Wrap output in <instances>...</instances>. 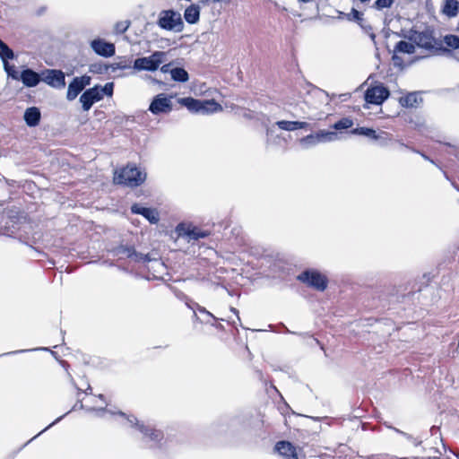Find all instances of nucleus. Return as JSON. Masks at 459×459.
I'll return each mask as SVG.
<instances>
[{
    "label": "nucleus",
    "instance_id": "9",
    "mask_svg": "<svg viewBox=\"0 0 459 459\" xmlns=\"http://www.w3.org/2000/svg\"><path fill=\"white\" fill-rule=\"evenodd\" d=\"M115 254L123 257L130 258L131 260L137 263H147L153 259L150 257L149 254H142L135 251L134 247L119 246L116 248Z\"/></svg>",
    "mask_w": 459,
    "mask_h": 459
},
{
    "label": "nucleus",
    "instance_id": "4",
    "mask_svg": "<svg viewBox=\"0 0 459 459\" xmlns=\"http://www.w3.org/2000/svg\"><path fill=\"white\" fill-rule=\"evenodd\" d=\"M157 24L160 28L175 32H181L184 22L181 14L174 10H163L160 13Z\"/></svg>",
    "mask_w": 459,
    "mask_h": 459
},
{
    "label": "nucleus",
    "instance_id": "19",
    "mask_svg": "<svg viewBox=\"0 0 459 459\" xmlns=\"http://www.w3.org/2000/svg\"><path fill=\"white\" fill-rule=\"evenodd\" d=\"M40 111L36 107L28 108L24 112V121L27 126L33 127L39 125L40 121Z\"/></svg>",
    "mask_w": 459,
    "mask_h": 459
},
{
    "label": "nucleus",
    "instance_id": "54",
    "mask_svg": "<svg viewBox=\"0 0 459 459\" xmlns=\"http://www.w3.org/2000/svg\"><path fill=\"white\" fill-rule=\"evenodd\" d=\"M345 14H346V13H342V12H340V13H339V19L345 18Z\"/></svg>",
    "mask_w": 459,
    "mask_h": 459
},
{
    "label": "nucleus",
    "instance_id": "44",
    "mask_svg": "<svg viewBox=\"0 0 459 459\" xmlns=\"http://www.w3.org/2000/svg\"><path fill=\"white\" fill-rule=\"evenodd\" d=\"M82 386H85V387H86V390L84 391V393H85V394H88V393H87V390H91V388L90 384H89V383H87V382H85V383H84V385H83ZM76 388H77V390H78V394H79L80 393L83 392L82 387H76Z\"/></svg>",
    "mask_w": 459,
    "mask_h": 459
},
{
    "label": "nucleus",
    "instance_id": "62",
    "mask_svg": "<svg viewBox=\"0 0 459 459\" xmlns=\"http://www.w3.org/2000/svg\"><path fill=\"white\" fill-rule=\"evenodd\" d=\"M444 175H445L446 178L449 180V178L446 172H444Z\"/></svg>",
    "mask_w": 459,
    "mask_h": 459
},
{
    "label": "nucleus",
    "instance_id": "26",
    "mask_svg": "<svg viewBox=\"0 0 459 459\" xmlns=\"http://www.w3.org/2000/svg\"><path fill=\"white\" fill-rule=\"evenodd\" d=\"M419 100H421L419 95L415 92H411L405 95L404 97H402L400 99V103L403 107L413 108L417 106Z\"/></svg>",
    "mask_w": 459,
    "mask_h": 459
},
{
    "label": "nucleus",
    "instance_id": "50",
    "mask_svg": "<svg viewBox=\"0 0 459 459\" xmlns=\"http://www.w3.org/2000/svg\"><path fill=\"white\" fill-rule=\"evenodd\" d=\"M366 459H383V454L372 455L370 456H368Z\"/></svg>",
    "mask_w": 459,
    "mask_h": 459
},
{
    "label": "nucleus",
    "instance_id": "12",
    "mask_svg": "<svg viewBox=\"0 0 459 459\" xmlns=\"http://www.w3.org/2000/svg\"><path fill=\"white\" fill-rule=\"evenodd\" d=\"M100 100H102V93L99 86L86 90L80 97V102L84 111H88L95 102Z\"/></svg>",
    "mask_w": 459,
    "mask_h": 459
},
{
    "label": "nucleus",
    "instance_id": "49",
    "mask_svg": "<svg viewBox=\"0 0 459 459\" xmlns=\"http://www.w3.org/2000/svg\"><path fill=\"white\" fill-rule=\"evenodd\" d=\"M394 430H395L397 433H399V434L403 435V437H405L406 438H408V439H412V437H411V436H410L409 434H407V433H405V432H403V431H401V430H399V429H394Z\"/></svg>",
    "mask_w": 459,
    "mask_h": 459
},
{
    "label": "nucleus",
    "instance_id": "38",
    "mask_svg": "<svg viewBox=\"0 0 459 459\" xmlns=\"http://www.w3.org/2000/svg\"><path fill=\"white\" fill-rule=\"evenodd\" d=\"M358 24L364 30V32L367 33L373 41H375L376 34L373 31L372 26L370 24L366 23L364 19L363 22H358Z\"/></svg>",
    "mask_w": 459,
    "mask_h": 459
},
{
    "label": "nucleus",
    "instance_id": "58",
    "mask_svg": "<svg viewBox=\"0 0 459 459\" xmlns=\"http://www.w3.org/2000/svg\"><path fill=\"white\" fill-rule=\"evenodd\" d=\"M155 263L159 265V266H163V264L162 263H160L159 261L155 260Z\"/></svg>",
    "mask_w": 459,
    "mask_h": 459
},
{
    "label": "nucleus",
    "instance_id": "5",
    "mask_svg": "<svg viewBox=\"0 0 459 459\" xmlns=\"http://www.w3.org/2000/svg\"><path fill=\"white\" fill-rule=\"evenodd\" d=\"M167 54L163 51H154L149 56L138 57L134 61V69L137 71H156L166 60Z\"/></svg>",
    "mask_w": 459,
    "mask_h": 459
},
{
    "label": "nucleus",
    "instance_id": "23",
    "mask_svg": "<svg viewBox=\"0 0 459 459\" xmlns=\"http://www.w3.org/2000/svg\"><path fill=\"white\" fill-rule=\"evenodd\" d=\"M184 17L186 22L190 24H195L199 21L200 18V10L198 6L190 5L188 6L184 13Z\"/></svg>",
    "mask_w": 459,
    "mask_h": 459
},
{
    "label": "nucleus",
    "instance_id": "10",
    "mask_svg": "<svg viewBox=\"0 0 459 459\" xmlns=\"http://www.w3.org/2000/svg\"><path fill=\"white\" fill-rule=\"evenodd\" d=\"M91 83V77L88 75H82L81 77H75L69 83L66 98L68 100H74L80 92Z\"/></svg>",
    "mask_w": 459,
    "mask_h": 459
},
{
    "label": "nucleus",
    "instance_id": "51",
    "mask_svg": "<svg viewBox=\"0 0 459 459\" xmlns=\"http://www.w3.org/2000/svg\"><path fill=\"white\" fill-rule=\"evenodd\" d=\"M77 406H79V408H81V409L83 408V404H82V401L79 399H78L77 403L74 406L73 410H76Z\"/></svg>",
    "mask_w": 459,
    "mask_h": 459
},
{
    "label": "nucleus",
    "instance_id": "13",
    "mask_svg": "<svg viewBox=\"0 0 459 459\" xmlns=\"http://www.w3.org/2000/svg\"><path fill=\"white\" fill-rule=\"evenodd\" d=\"M91 48L99 56L110 57L115 55L116 48L113 43H109L101 39H96L91 41Z\"/></svg>",
    "mask_w": 459,
    "mask_h": 459
},
{
    "label": "nucleus",
    "instance_id": "63",
    "mask_svg": "<svg viewBox=\"0 0 459 459\" xmlns=\"http://www.w3.org/2000/svg\"><path fill=\"white\" fill-rule=\"evenodd\" d=\"M315 341H316V342L317 344H319V343H320V342H319V341H318L317 339H315Z\"/></svg>",
    "mask_w": 459,
    "mask_h": 459
},
{
    "label": "nucleus",
    "instance_id": "61",
    "mask_svg": "<svg viewBox=\"0 0 459 459\" xmlns=\"http://www.w3.org/2000/svg\"><path fill=\"white\" fill-rule=\"evenodd\" d=\"M97 411H102V412H104V411H106V410H105V409H99V410H97Z\"/></svg>",
    "mask_w": 459,
    "mask_h": 459
},
{
    "label": "nucleus",
    "instance_id": "43",
    "mask_svg": "<svg viewBox=\"0 0 459 459\" xmlns=\"http://www.w3.org/2000/svg\"><path fill=\"white\" fill-rule=\"evenodd\" d=\"M160 71L163 73V74H167V73H169L170 74V64H167V65H163L161 67H160Z\"/></svg>",
    "mask_w": 459,
    "mask_h": 459
},
{
    "label": "nucleus",
    "instance_id": "64",
    "mask_svg": "<svg viewBox=\"0 0 459 459\" xmlns=\"http://www.w3.org/2000/svg\"><path fill=\"white\" fill-rule=\"evenodd\" d=\"M215 326H216V328H220V327H221V325H215Z\"/></svg>",
    "mask_w": 459,
    "mask_h": 459
},
{
    "label": "nucleus",
    "instance_id": "16",
    "mask_svg": "<svg viewBox=\"0 0 459 459\" xmlns=\"http://www.w3.org/2000/svg\"><path fill=\"white\" fill-rule=\"evenodd\" d=\"M41 74L30 68L22 70L19 76V80L27 87L37 86L41 81Z\"/></svg>",
    "mask_w": 459,
    "mask_h": 459
},
{
    "label": "nucleus",
    "instance_id": "31",
    "mask_svg": "<svg viewBox=\"0 0 459 459\" xmlns=\"http://www.w3.org/2000/svg\"><path fill=\"white\" fill-rule=\"evenodd\" d=\"M447 47L453 48V49H458L459 48V36L448 34L446 35L443 39V41Z\"/></svg>",
    "mask_w": 459,
    "mask_h": 459
},
{
    "label": "nucleus",
    "instance_id": "1",
    "mask_svg": "<svg viewBox=\"0 0 459 459\" xmlns=\"http://www.w3.org/2000/svg\"><path fill=\"white\" fill-rule=\"evenodd\" d=\"M146 179V173L135 165L128 164L119 171H116L114 182L127 186H138Z\"/></svg>",
    "mask_w": 459,
    "mask_h": 459
},
{
    "label": "nucleus",
    "instance_id": "53",
    "mask_svg": "<svg viewBox=\"0 0 459 459\" xmlns=\"http://www.w3.org/2000/svg\"><path fill=\"white\" fill-rule=\"evenodd\" d=\"M44 431H40L39 434H37L36 436H34L30 441H27V444H30V442L33 439H35L37 437H39L41 433H43Z\"/></svg>",
    "mask_w": 459,
    "mask_h": 459
},
{
    "label": "nucleus",
    "instance_id": "52",
    "mask_svg": "<svg viewBox=\"0 0 459 459\" xmlns=\"http://www.w3.org/2000/svg\"><path fill=\"white\" fill-rule=\"evenodd\" d=\"M420 444H421V440H419L418 438H415V439H414V445H415V446H420Z\"/></svg>",
    "mask_w": 459,
    "mask_h": 459
},
{
    "label": "nucleus",
    "instance_id": "42",
    "mask_svg": "<svg viewBox=\"0 0 459 459\" xmlns=\"http://www.w3.org/2000/svg\"><path fill=\"white\" fill-rule=\"evenodd\" d=\"M410 149H411L412 152H417V153L420 154V155H421V157H422L424 160H429V161H430V162H431V163H433V164H436V163H435V161H434L433 160H431L429 156H427V155H426V154H424L423 152H419V151H416V150H414V149H412V148H410Z\"/></svg>",
    "mask_w": 459,
    "mask_h": 459
},
{
    "label": "nucleus",
    "instance_id": "3",
    "mask_svg": "<svg viewBox=\"0 0 459 459\" xmlns=\"http://www.w3.org/2000/svg\"><path fill=\"white\" fill-rule=\"evenodd\" d=\"M117 413L124 417L131 427L136 428L143 434V440L145 442L151 443L150 446H157L159 442L163 438V434L161 431L155 429L149 425L140 423L134 416H126V414L122 411H118Z\"/></svg>",
    "mask_w": 459,
    "mask_h": 459
},
{
    "label": "nucleus",
    "instance_id": "46",
    "mask_svg": "<svg viewBox=\"0 0 459 459\" xmlns=\"http://www.w3.org/2000/svg\"><path fill=\"white\" fill-rule=\"evenodd\" d=\"M379 142V144L381 146H386L388 142L390 141V134L387 133V138L386 139H382V140H377Z\"/></svg>",
    "mask_w": 459,
    "mask_h": 459
},
{
    "label": "nucleus",
    "instance_id": "48",
    "mask_svg": "<svg viewBox=\"0 0 459 459\" xmlns=\"http://www.w3.org/2000/svg\"><path fill=\"white\" fill-rule=\"evenodd\" d=\"M65 417V415H62L60 416L59 418H57L55 421H53L52 423H50L47 428H45L43 429V431H46L47 429H48L49 428H51L53 425H55L56 422H58L59 420H61L63 418Z\"/></svg>",
    "mask_w": 459,
    "mask_h": 459
},
{
    "label": "nucleus",
    "instance_id": "21",
    "mask_svg": "<svg viewBox=\"0 0 459 459\" xmlns=\"http://www.w3.org/2000/svg\"><path fill=\"white\" fill-rule=\"evenodd\" d=\"M276 126L281 130L295 131L298 129L307 128L308 126V124L307 122L300 121L281 120L276 122Z\"/></svg>",
    "mask_w": 459,
    "mask_h": 459
},
{
    "label": "nucleus",
    "instance_id": "60",
    "mask_svg": "<svg viewBox=\"0 0 459 459\" xmlns=\"http://www.w3.org/2000/svg\"><path fill=\"white\" fill-rule=\"evenodd\" d=\"M99 398L101 399V400H104V395L103 394H100Z\"/></svg>",
    "mask_w": 459,
    "mask_h": 459
},
{
    "label": "nucleus",
    "instance_id": "55",
    "mask_svg": "<svg viewBox=\"0 0 459 459\" xmlns=\"http://www.w3.org/2000/svg\"><path fill=\"white\" fill-rule=\"evenodd\" d=\"M231 311H232L234 314H236V315H238V311L236 308H234V307H231Z\"/></svg>",
    "mask_w": 459,
    "mask_h": 459
},
{
    "label": "nucleus",
    "instance_id": "33",
    "mask_svg": "<svg viewBox=\"0 0 459 459\" xmlns=\"http://www.w3.org/2000/svg\"><path fill=\"white\" fill-rule=\"evenodd\" d=\"M4 65V69L6 72L7 75L9 77H12L14 80H19L20 74L15 70V67L13 65H11L8 62V60L2 61Z\"/></svg>",
    "mask_w": 459,
    "mask_h": 459
},
{
    "label": "nucleus",
    "instance_id": "34",
    "mask_svg": "<svg viewBox=\"0 0 459 459\" xmlns=\"http://www.w3.org/2000/svg\"><path fill=\"white\" fill-rule=\"evenodd\" d=\"M353 126V122L351 119L348 117L342 118L341 120L337 121L333 127L335 130H342V129H348L351 128Z\"/></svg>",
    "mask_w": 459,
    "mask_h": 459
},
{
    "label": "nucleus",
    "instance_id": "39",
    "mask_svg": "<svg viewBox=\"0 0 459 459\" xmlns=\"http://www.w3.org/2000/svg\"><path fill=\"white\" fill-rule=\"evenodd\" d=\"M394 0H377L374 4V7L377 10H382L384 8H388L394 4Z\"/></svg>",
    "mask_w": 459,
    "mask_h": 459
},
{
    "label": "nucleus",
    "instance_id": "18",
    "mask_svg": "<svg viewBox=\"0 0 459 459\" xmlns=\"http://www.w3.org/2000/svg\"><path fill=\"white\" fill-rule=\"evenodd\" d=\"M352 134H359L364 135L366 137L371 138L373 140H382L387 138V133L386 132H380L377 133L374 129L368 128V127H357L355 129H352L351 131Z\"/></svg>",
    "mask_w": 459,
    "mask_h": 459
},
{
    "label": "nucleus",
    "instance_id": "24",
    "mask_svg": "<svg viewBox=\"0 0 459 459\" xmlns=\"http://www.w3.org/2000/svg\"><path fill=\"white\" fill-rule=\"evenodd\" d=\"M315 135L318 143L334 142L338 139V134L334 131L319 130Z\"/></svg>",
    "mask_w": 459,
    "mask_h": 459
},
{
    "label": "nucleus",
    "instance_id": "20",
    "mask_svg": "<svg viewBox=\"0 0 459 459\" xmlns=\"http://www.w3.org/2000/svg\"><path fill=\"white\" fill-rule=\"evenodd\" d=\"M198 114L208 115L216 113L222 109L221 106L214 100H200Z\"/></svg>",
    "mask_w": 459,
    "mask_h": 459
},
{
    "label": "nucleus",
    "instance_id": "47",
    "mask_svg": "<svg viewBox=\"0 0 459 459\" xmlns=\"http://www.w3.org/2000/svg\"><path fill=\"white\" fill-rule=\"evenodd\" d=\"M201 323H204V324H211L212 325H215L213 323H212V321H213L212 318H209L208 316H205V318L204 319H198Z\"/></svg>",
    "mask_w": 459,
    "mask_h": 459
},
{
    "label": "nucleus",
    "instance_id": "45",
    "mask_svg": "<svg viewBox=\"0 0 459 459\" xmlns=\"http://www.w3.org/2000/svg\"><path fill=\"white\" fill-rule=\"evenodd\" d=\"M31 350H20V351H11V352H5L4 353L2 356H7V355H11V354H17V353H22V352H27V351H30Z\"/></svg>",
    "mask_w": 459,
    "mask_h": 459
},
{
    "label": "nucleus",
    "instance_id": "6",
    "mask_svg": "<svg viewBox=\"0 0 459 459\" xmlns=\"http://www.w3.org/2000/svg\"><path fill=\"white\" fill-rule=\"evenodd\" d=\"M297 279L316 290L323 291L327 287V278L316 270H306L297 276Z\"/></svg>",
    "mask_w": 459,
    "mask_h": 459
},
{
    "label": "nucleus",
    "instance_id": "28",
    "mask_svg": "<svg viewBox=\"0 0 459 459\" xmlns=\"http://www.w3.org/2000/svg\"><path fill=\"white\" fill-rule=\"evenodd\" d=\"M170 75L175 82H186L189 79L188 73L181 67L171 69Z\"/></svg>",
    "mask_w": 459,
    "mask_h": 459
},
{
    "label": "nucleus",
    "instance_id": "11",
    "mask_svg": "<svg viewBox=\"0 0 459 459\" xmlns=\"http://www.w3.org/2000/svg\"><path fill=\"white\" fill-rule=\"evenodd\" d=\"M171 109V100L164 93L158 94L154 97L149 107V110L154 115L169 113Z\"/></svg>",
    "mask_w": 459,
    "mask_h": 459
},
{
    "label": "nucleus",
    "instance_id": "36",
    "mask_svg": "<svg viewBox=\"0 0 459 459\" xmlns=\"http://www.w3.org/2000/svg\"><path fill=\"white\" fill-rule=\"evenodd\" d=\"M345 18L349 21H354L357 23L363 22V13L359 12L357 9L352 8L351 13L345 14Z\"/></svg>",
    "mask_w": 459,
    "mask_h": 459
},
{
    "label": "nucleus",
    "instance_id": "15",
    "mask_svg": "<svg viewBox=\"0 0 459 459\" xmlns=\"http://www.w3.org/2000/svg\"><path fill=\"white\" fill-rule=\"evenodd\" d=\"M415 44L411 41L407 42L404 40H401L396 43L394 48V55L393 56V60L395 65H400L402 62V58L398 56L397 53H403V54H413L415 53Z\"/></svg>",
    "mask_w": 459,
    "mask_h": 459
},
{
    "label": "nucleus",
    "instance_id": "57",
    "mask_svg": "<svg viewBox=\"0 0 459 459\" xmlns=\"http://www.w3.org/2000/svg\"><path fill=\"white\" fill-rule=\"evenodd\" d=\"M452 185H453V186H454L456 190H458V191H459V187H458V186H457V185H455V183H454V182H453V183H452Z\"/></svg>",
    "mask_w": 459,
    "mask_h": 459
},
{
    "label": "nucleus",
    "instance_id": "56",
    "mask_svg": "<svg viewBox=\"0 0 459 459\" xmlns=\"http://www.w3.org/2000/svg\"><path fill=\"white\" fill-rule=\"evenodd\" d=\"M310 1H311V0H299V3H304V4L308 3V2H310Z\"/></svg>",
    "mask_w": 459,
    "mask_h": 459
},
{
    "label": "nucleus",
    "instance_id": "22",
    "mask_svg": "<svg viewBox=\"0 0 459 459\" xmlns=\"http://www.w3.org/2000/svg\"><path fill=\"white\" fill-rule=\"evenodd\" d=\"M442 12L448 17H455L459 12V2L457 0H445Z\"/></svg>",
    "mask_w": 459,
    "mask_h": 459
},
{
    "label": "nucleus",
    "instance_id": "2",
    "mask_svg": "<svg viewBox=\"0 0 459 459\" xmlns=\"http://www.w3.org/2000/svg\"><path fill=\"white\" fill-rule=\"evenodd\" d=\"M409 41H411L415 46L423 48L429 52H433L442 49V41L434 37L433 30L426 29L422 31L411 30L407 36Z\"/></svg>",
    "mask_w": 459,
    "mask_h": 459
},
{
    "label": "nucleus",
    "instance_id": "7",
    "mask_svg": "<svg viewBox=\"0 0 459 459\" xmlns=\"http://www.w3.org/2000/svg\"><path fill=\"white\" fill-rule=\"evenodd\" d=\"M389 91L383 84L369 87L365 92L368 104L381 105L388 97Z\"/></svg>",
    "mask_w": 459,
    "mask_h": 459
},
{
    "label": "nucleus",
    "instance_id": "17",
    "mask_svg": "<svg viewBox=\"0 0 459 459\" xmlns=\"http://www.w3.org/2000/svg\"><path fill=\"white\" fill-rule=\"evenodd\" d=\"M275 450L283 459H298L295 447L288 441L278 442Z\"/></svg>",
    "mask_w": 459,
    "mask_h": 459
},
{
    "label": "nucleus",
    "instance_id": "32",
    "mask_svg": "<svg viewBox=\"0 0 459 459\" xmlns=\"http://www.w3.org/2000/svg\"><path fill=\"white\" fill-rule=\"evenodd\" d=\"M193 310H194V313H195V316L196 319H199L196 316V312H199L206 316H208L209 318H212V320H218L217 317H215L211 312H209L208 310H206L205 307L200 306L199 304L197 303H195L194 306H189Z\"/></svg>",
    "mask_w": 459,
    "mask_h": 459
},
{
    "label": "nucleus",
    "instance_id": "41",
    "mask_svg": "<svg viewBox=\"0 0 459 459\" xmlns=\"http://www.w3.org/2000/svg\"><path fill=\"white\" fill-rule=\"evenodd\" d=\"M383 459H420V457H398L388 454H383Z\"/></svg>",
    "mask_w": 459,
    "mask_h": 459
},
{
    "label": "nucleus",
    "instance_id": "35",
    "mask_svg": "<svg viewBox=\"0 0 459 459\" xmlns=\"http://www.w3.org/2000/svg\"><path fill=\"white\" fill-rule=\"evenodd\" d=\"M299 142L304 148H308L318 143L317 140L316 139L315 134H310L301 138Z\"/></svg>",
    "mask_w": 459,
    "mask_h": 459
},
{
    "label": "nucleus",
    "instance_id": "27",
    "mask_svg": "<svg viewBox=\"0 0 459 459\" xmlns=\"http://www.w3.org/2000/svg\"><path fill=\"white\" fill-rule=\"evenodd\" d=\"M179 103L185 106L189 111L197 113L199 109L200 100H196L191 97L182 98L179 100Z\"/></svg>",
    "mask_w": 459,
    "mask_h": 459
},
{
    "label": "nucleus",
    "instance_id": "40",
    "mask_svg": "<svg viewBox=\"0 0 459 459\" xmlns=\"http://www.w3.org/2000/svg\"><path fill=\"white\" fill-rule=\"evenodd\" d=\"M100 92L102 93V97L104 95L112 96L114 90L113 82H107L103 87H100Z\"/></svg>",
    "mask_w": 459,
    "mask_h": 459
},
{
    "label": "nucleus",
    "instance_id": "29",
    "mask_svg": "<svg viewBox=\"0 0 459 459\" xmlns=\"http://www.w3.org/2000/svg\"><path fill=\"white\" fill-rule=\"evenodd\" d=\"M185 234L189 238V239L197 240L199 238H206L209 235V232L202 230L196 227H193L188 228Z\"/></svg>",
    "mask_w": 459,
    "mask_h": 459
},
{
    "label": "nucleus",
    "instance_id": "14",
    "mask_svg": "<svg viewBox=\"0 0 459 459\" xmlns=\"http://www.w3.org/2000/svg\"><path fill=\"white\" fill-rule=\"evenodd\" d=\"M131 212L134 214H141L151 223H157L160 220L159 213L155 209L143 207L139 204L131 206Z\"/></svg>",
    "mask_w": 459,
    "mask_h": 459
},
{
    "label": "nucleus",
    "instance_id": "59",
    "mask_svg": "<svg viewBox=\"0 0 459 459\" xmlns=\"http://www.w3.org/2000/svg\"><path fill=\"white\" fill-rule=\"evenodd\" d=\"M244 116H245L246 117H248V118H250V117H251V116L249 115V113H248V114H247V113H245V114H244Z\"/></svg>",
    "mask_w": 459,
    "mask_h": 459
},
{
    "label": "nucleus",
    "instance_id": "25",
    "mask_svg": "<svg viewBox=\"0 0 459 459\" xmlns=\"http://www.w3.org/2000/svg\"><path fill=\"white\" fill-rule=\"evenodd\" d=\"M282 141H285L284 138L273 127L266 128V143L268 144L280 145Z\"/></svg>",
    "mask_w": 459,
    "mask_h": 459
},
{
    "label": "nucleus",
    "instance_id": "8",
    "mask_svg": "<svg viewBox=\"0 0 459 459\" xmlns=\"http://www.w3.org/2000/svg\"><path fill=\"white\" fill-rule=\"evenodd\" d=\"M41 81L56 89H63L65 86V74L61 70L47 69L41 73Z\"/></svg>",
    "mask_w": 459,
    "mask_h": 459
},
{
    "label": "nucleus",
    "instance_id": "37",
    "mask_svg": "<svg viewBox=\"0 0 459 459\" xmlns=\"http://www.w3.org/2000/svg\"><path fill=\"white\" fill-rule=\"evenodd\" d=\"M130 24L131 22L129 21L117 22L114 27L115 32L117 34H122L126 32L128 30Z\"/></svg>",
    "mask_w": 459,
    "mask_h": 459
},
{
    "label": "nucleus",
    "instance_id": "30",
    "mask_svg": "<svg viewBox=\"0 0 459 459\" xmlns=\"http://www.w3.org/2000/svg\"><path fill=\"white\" fill-rule=\"evenodd\" d=\"M0 58L2 61L4 60H12L14 58V53L13 49H11L7 44H5L1 39H0Z\"/></svg>",
    "mask_w": 459,
    "mask_h": 459
}]
</instances>
